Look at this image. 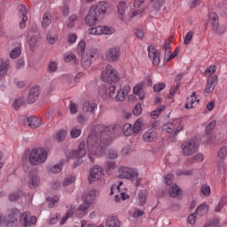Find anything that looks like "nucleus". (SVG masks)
Here are the masks:
<instances>
[{
	"label": "nucleus",
	"mask_w": 227,
	"mask_h": 227,
	"mask_svg": "<svg viewBox=\"0 0 227 227\" xmlns=\"http://www.w3.org/2000/svg\"><path fill=\"white\" fill-rule=\"evenodd\" d=\"M120 130V125L106 126L98 124L95 127L94 131L87 138V148L90 155L102 157L106 152V146L111 145L113 134Z\"/></svg>",
	"instance_id": "f257e3e1"
},
{
	"label": "nucleus",
	"mask_w": 227,
	"mask_h": 227,
	"mask_svg": "<svg viewBox=\"0 0 227 227\" xmlns=\"http://www.w3.org/2000/svg\"><path fill=\"white\" fill-rule=\"evenodd\" d=\"M47 151L42 147L32 149L29 153L28 160L32 166L43 164L47 160Z\"/></svg>",
	"instance_id": "f03ea898"
},
{
	"label": "nucleus",
	"mask_w": 227,
	"mask_h": 227,
	"mask_svg": "<svg viewBox=\"0 0 227 227\" xmlns=\"http://www.w3.org/2000/svg\"><path fill=\"white\" fill-rule=\"evenodd\" d=\"M100 79L103 82H119L120 73L113 65L107 64L101 72Z\"/></svg>",
	"instance_id": "7ed1b4c3"
},
{
	"label": "nucleus",
	"mask_w": 227,
	"mask_h": 227,
	"mask_svg": "<svg viewBox=\"0 0 227 227\" xmlns=\"http://www.w3.org/2000/svg\"><path fill=\"white\" fill-rule=\"evenodd\" d=\"M119 176L120 178H125L126 180H136L137 186H139V184H141V178H139V172H137V168L121 167L119 168Z\"/></svg>",
	"instance_id": "20e7f679"
},
{
	"label": "nucleus",
	"mask_w": 227,
	"mask_h": 227,
	"mask_svg": "<svg viewBox=\"0 0 227 227\" xmlns=\"http://www.w3.org/2000/svg\"><path fill=\"white\" fill-rule=\"evenodd\" d=\"M97 200V190H90L83 194L82 203L78 207L80 212H86Z\"/></svg>",
	"instance_id": "39448f33"
},
{
	"label": "nucleus",
	"mask_w": 227,
	"mask_h": 227,
	"mask_svg": "<svg viewBox=\"0 0 227 227\" xmlns=\"http://www.w3.org/2000/svg\"><path fill=\"white\" fill-rule=\"evenodd\" d=\"M180 148L182 155H184V157H190V155H193V153H196L198 148H200V145H198V142H196V140L191 139L184 141L181 144Z\"/></svg>",
	"instance_id": "423d86ee"
},
{
	"label": "nucleus",
	"mask_w": 227,
	"mask_h": 227,
	"mask_svg": "<svg viewBox=\"0 0 227 227\" xmlns=\"http://www.w3.org/2000/svg\"><path fill=\"white\" fill-rule=\"evenodd\" d=\"M20 214V211L18 208H13L4 220L0 215V224H5L7 227H16L19 224L17 219Z\"/></svg>",
	"instance_id": "0eeeda50"
},
{
	"label": "nucleus",
	"mask_w": 227,
	"mask_h": 227,
	"mask_svg": "<svg viewBox=\"0 0 227 227\" xmlns=\"http://www.w3.org/2000/svg\"><path fill=\"white\" fill-rule=\"evenodd\" d=\"M105 56L109 63H118L121 58V49L119 46H112L106 51Z\"/></svg>",
	"instance_id": "6e6552de"
},
{
	"label": "nucleus",
	"mask_w": 227,
	"mask_h": 227,
	"mask_svg": "<svg viewBox=\"0 0 227 227\" xmlns=\"http://www.w3.org/2000/svg\"><path fill=\"white\" fill-rule=\"evenodd\" d=\"M114 27L109 26H98L90 27L87 30L89 35L93 36H98L100 35H113L114 33Z\"/></svg>",
	"instance_id": "1a4fd4ad"
},
{
	"label": "nucleus",
	"mask_w": 227,
	"mask_h": 227,
	"mask_svg": "<svg viewBox=\"0 0 227 227\" xmlns=\"http://www.w3.org/2000/svg\"><path fill=\"white\" fill-rule=\"evenodd\" d=\"M104 168L98 165L94 166L90 170L89 175V184H93V182H97L98 180H102L104 178Z\"/></svg>",
	"instance_id": "9d476101"
},
{
	"label": "nucleus",
	"mask_w": 227,
	"mask_h": 227,
	"mask_svg": "<svg viewBox=\"0 0 227 227\" xmlns=\"http://www.w3.org/2000/svg\"><path fill=\"white\" fill-rule=\"evenodd\" d=\"M209 20L214 31L217 33V35H224V33H226V27L219 26V16H217V13L210 12Z\"/></svg>",
	"instance_id": "9b49d317"
},
{
	"label": "nucleus",
	"mask_w": 227,
	"mask_h": 227,
	"mask_svg": "<svg viewBox=\"0 0 227 227\" xmlns=\"http://www.w3.org/2000/svg\"><path fill=\"white\" fill-rule=\"evenodd\" d=\"M162 129L164 132H174L175 136H176L178 132L184 130V124H182L179 120H176L173 122L164 124Z\"/></svg>",
	"instance_id": "f8f14e48"
},
{
	"label": "nucleus",
	"mask_w": 227,
	"mask_h": 227,
	"mask_svg": "<svg viewBox=\"0 0 227 227\" xmlns=\"http://www.w3.org/2000/svg\"><path fill=\"white\" fill-rule=\"evenodd\" d=\"M86 155V143L81 142L77 150L67 153V160L70 159H82Z\"/></svg>",
	"instance_id": "ddd939ff"
},
{
	"label": "nucleus",
	"mask_w": 227,
	"mask_h": 227,
	"mask_svg": "<svg viewBox=\"0 0 227 227\" xmlns=\"http://www.w3.org/2000/svg\"><path fill=\"white\" fill-rule=\"evenodd\" d=\"M107 8H109V5L106 2H98L90 6V10L98 17H104L107 13Z\"/></svg>",
	"instance_id": "4468645a"
},
{
	"label": "nucleus",
	"mask_w": 227,
	"mask_h": 227,
	"mask_svg": "<svg viewBox=\"0 0 227 227\" xmlns=\"http://www.w3.org/2000/svg\"><path fill=\"white\" fill-rule=\"evenodd\" d=\"M20 221L23 226H33V224H36L38 219L36 216L31 215L29 212H25L21 215Z\"/></svg>",
	"instance_id": "2eb2a0df"
},
{
	"label": "nucleus",
	"mask_w": 227,
	"mask_h": 227,
	"mask_svg": "<svg viewBox=\"0 0 227 227\" xmlns=\"http://www.w3.org/2000/svg\"><path fill=\"white\" fill-rule=\"evenodd\" d=\"M29 189H36L40 186V176L35 171H31L27 181Z\"/></svg>",
	"instance_id": "dca6fc26"
},
{
	"label": "nucleus",
	"mask_w": 227,
	"mask_h": 227,
	"mask_svg": "<svg viewBox=\"0 0 227 227\" xmlns=\"http://www.w3.org/2000/svg\"><path fill=\"white\" fill-rule=\"evenodd\" d=\"M148 56L153 63V65L157 66L160 63V57L159 56V51L153 45H150L147 48Z\"/></svg>",
	"instance_id": "f3484780"
},
{
	"label": "nucleus",
	"mask_w": 227,
	"mask_h": 227,
	"mask_svg": "<svg viewBox=\"0 0 227 227\" xmlns=\"http://www.w3.org/2000/svg\"><path fill=\"white\" fill-rule=\"evenodd\" d=\"M38 97H40V86L35 85L30 89V91L27 95L28 104H35V102L38 100Z\"/></svg>",
	"instance_id": "a211bd4d"
},
{
	"label": "nucleus",
	"mask_w": 227,
	"mask_h": 227,
	"mask_svg": "<svg viewBox=\"0 0 227 227\" xmlns=\"http://www.w3.org/2000/svg\"><path fill=\"white\" fill-rule=\"evenodd\" d=\"M129 93H130V85H124L121 90L117 91V94L115 95L116 102H123V100L127 98Z\"/></svg>",
	"instance_id": "6ab92c4d"
},
{
	"label": "nucleus",
	"mask_w": 227,
	"mask_h": 227,
	"mask_svg": "<svg viewBox=\"0 0 227 227\" xmlns=\"http://www.w3.org/2000/svg\"><path fill=\"white\" fill-rule=\"evenodd\" d=\"M133 93L138 97L139 100H145V98L146 97V92H145V82H140L137 83L133 88Z\"/></svg>",
	"instance_id": "aec40b11"
},
{
	"label": "nucleus",
	"mask_w": 227,
	"mask_h": 227,
	"mask_svg": "<svg viewBox=\"0 0 227 227\" xmlns=\"http://www.w3.org/2000/svg\"><path fill=\"white\" fill-rule=\"evenodd\" d=\"M199 103L200 99L196 95V91H193L192 95L187 98L184 107L185 109H194V107H196Z\"/></svg>",
	"instance_id": "412c9836"
},
{
	"label": "nucleus",
	"mask_w": 227,
	"mask_h": 227,
	"mask_svg": "<svg viewBox=\"0 0 227 227\" xmlns=\"http://www.w3.org/2000/svg\"><path fill=\"white\" fill-rule=\"evenodd\" d=\"M218 81L219 78L217 75H214L212 78L207 79L204 93H212V91L215 90V86H217Z\"/></svg>",
	"instance_id": "4be33fe9"
},
{
	"label": "nucleus",
	"mask_w": 227,
	"mask_h": 227,
	"mask_svg": "<svg viewBox=\"0 0 227 227\" xmlns=\"http://www.w3.org/2000/svg\"><path fill=\"white\" fill-rule=\"evenodd\" d=\"M19 10L20 19H21V21L20 22V29H25L26 23L27 22V8H26L24 5H20Z\"/></svg>",
	"instance_id": "5701e85b"
},
{
	"label": "nucleus",
	"mask_w": 227,
	"mask_h": 227,
	"mask_svg": "<svg viewBox=\"0 0 227 227\" xmlns=\"http://www.w3.org/2000/svg\"><path fill=\"white\" fill-rule=\"evenodd\" d=\"M98 22V16L90 9L89 13L85 16V24L87 26H95Z\"/></svg>",
	"instance_id": "b1692460"
},
{
	"label": "nucleus",
	"mask_w": 227,
	"mask_h": 227,
	"mask_svg": "<svg viewBox=\"0 0 227 227\" xmlns=\"http://www.w3.org/2000/svg\"><path fill=\"white\" fill-rule=\"evenodd\" d=\"M147 200H148V191L146 190L140 191L137 198V205H138V207H145L146 205Z\"/></svg>",
	"instance_id": "393cba45"
},
{
	"label": "nucleus",
	"mask_w": 227,
	"mask_h": 227,
	"mask_svg": "<svg viewBox=\"0 0 227 227\" xmlns=\"http://www.w3.org/2000/svg\"><path fill=\"white\" fill-rule=\"evenodd\" d=\"M143 12H145V10L138 9L131 13L128 12V17L122 18V22L124 24H129V22H132V19H134V17H141V15H143Z\"/></svg>",
	"instance_id": "a878e982"
},
{
	"label": "nucleus",
	"mask_w": 227,
	"mask_h": 227,
	"mask_svg": "<svg viewBox=\"0 0 227 227\" xmlns=\"http://www.w3.org/2000/svg\"><path fill=\"white\" fill-rule=\"evenodd\" d=\"M155 137H157V131L152 129H149L143 135V140L145 141V143H152Z\"/></svg>",
	"instance_id": "bb28decb"
},
{
	"label": "nucleus",
	"mask_w": 227,
	"mask_h": 227,
	"mask_svg": "<svg viewBox=\"0 0 227 227\" xmlns=\"http://www.w3.org/2000/svg\"><path fill=\"white\" fill-rule=\"evenodd\" d=\"M128 9L129 7L127 6V4L125 2H121L117 5V12L118 14L120 15L121 22H123L124 17H129V13L125 14V12H127Z\"/></svg>",
	"instance_id": "cd10ccee"
},
{
	"label": "nucleus",
	"mask_w": 227,
	"mask_h": 227,
	"mask_svg": "<svg viewBox=\"0 0 227 227\" xmlns=\"http://www.w3.org/2000/svg\"><path fill=\"white\" fill-rule=\"evenodd\" d=\"M27 123L31 129H38L42 125V121L38 117L31 116L27 118Z\"/></svg>",
	"instance_id": "c85d7f7f"
},
{
	"label": "nucleus",
	"mask_w": 227,
	"mask_h": 227,
	"mask_svg": "<svg viewBox=\"0 0 227 227\" xmlns=\"http://www.w3.org/2000/svg\"><path fill=\"white\" fill-rule=\"evenodd\" d=\"M65 165V160H61L58 164H55L48 168L49 173H61L63 166Z\"/></svg>",
	"instance_id": "c756f323"
},
{
	"label": "nucleus",
	"mask_w": 227,
	"mask_h": 227,
	"mask_svg": "<svg viewBox=\"0 0 227 227\" xmlns=\"http://www.w3.org/2000/svg\"><path fill=\"white\" fill-rule=\"evenodd\" d=\"M82 109H83V113L93 114L97 111L98 106L95 103L85 102Z\"/></svg>",
	"instance_id": "7c9ffc66"
},
{
	"label": "nucleus",
	"mask_w": 227,
	"mask_h": 227,
	"mask_svg": "<svg viewBox=\"0 0 227 227\" xmlns=\"http://www.w3.org/2000/svg\"><path fill=\"white\" fill-rule=\"evenodd\" d=\"M27 41L30 45V49H35V47L36 46V43L38 42V35H33V32L30 31L27 35Z\"/></svg>",
	"instance_id": "2f4dec72"
},
{
	"label": "nucleus",
	"mask_w": 227,
	"mask_h": 227,
	"mask_svg": "<svg viewBox=\"0 0 227 227\" xmlns=\"http://www.w3.org/2000/svg\"><path fill=\"white\" fill-rule=\"evenodd\" d=\"M58 34L56 32L49 31L46 35V40L50 45H54L58 42Z\"/></svg>",
	"instance_id": "473e14b6"
},
{
	"label": "nucleus",
	"mask_w": 227,
	"mask_h": 227,
	"mask_svg": "<svg viewBox=\"0 0 227 227\" xmlns=\"http://www.w3.org/2000/svg\"><path fill=\"white\" fill-rule=\"evenodd\" d=\"M107 227H120V220L116 216H110L106 219Z\"/></svg>",
	"instance_id": "72a5a7b5"
},
{
	"label": "nucleus",
	"mask_w": 227,
	"mask_h": 227,
	"mask_svg": "<svg viewBox=\"0 0 227 227\" xmlns=\"http://www.w3.org/2000/svg\"><path fill=\"white\" fill-rule=\"evenodd\" d=\"M64 61L66 63H71L72 65H77V63H79V60H77V57L72 53L66 54L64 56Z\"/></svg>",
	"instance_id": "f704fd0d"
},
{
	"label": "nucleus",
	"mask_w": 227,
	"mask_h": 227,
	"mask_svg": "<svg viewBox=\"0 0 227 227\" xmlns=\"http://www.w3.org/2000/svg\"><path fill=\"white\" fill-rule=\"evenodd\" d=\"M215 72H217V67L215 65H213L206 69L205 75L206 77H207V79H212L214 75H216V74H215Z\"/></svg>",
	"instance_id": "c9c22d12"
},
{
	"label": "nucleus",
	"mask_w": 227,
	"mask_h": 227,
	"mask_svg": "<svg viewBox=\"0 0 227 227\" xmlns=\"http://www.w3.org/2000/svg\"><path fill=\"white\" fill-rule=\"evenodd\" d=\"M208 213V205L201 204L197 207L196 214L197 215L203 216Z\"/></svg>",
	"instance_id": "e433bc0d"
},
{
	"label": "nucleus",
	"mask_w": 227,
	"mask_h": 227,
	"mask_svg": "<svg viewBox=\"0 0 227 227\" xmlns=\"http://www.w3.org/2000/svg\"><path fill=\"white\" fill-rule=\"evenodd\" d=\"M82 67L85 69H88L90 67H91V59L90 56H88V54L82 56Z\"/></svg>",
	"instance_id": "4c0bfd02"
},
{
	"label": "nucleus",
	"mask_w": 227,
	"mask_h": 227,
	"mask_svg": "<svg viewBox=\"0 0 227 227\" xmlns=\"http://www.w3.org/2000/svg\"><path fill=\"white\" fill-rule=\"evenodd\" d=\"M151 3L153 4V10L156 12H160V8L164 6V4L166 3L165 0H151Z\"/></svg>",
	"instance_id": "58836bf2"
},
{
	"label": "nucleus",
	"mask_w": 227,
	"mask_h": 227,
	"mask_svg": "<svg viewBox=\"0 0 227 227\" xmlns=\"http://www.w3.org/2000/svg\"><path fill=\"white\" fill-rule=\"evenodd\" d=\"M142 127H143V119L138 118L135 121V123L132 127L134 134H139V132H141Z\"/></svg>",
	"instance_id": "ea45409f"
},
{
	"label": "nucleus",
	"mask_w": 227,
	"mask_h": 227,
	"mask_svg": "<svg viewBox=\"0 0 227 227\" xmlns=\"http://www.w3.org/2000/svg\"><path fill=\"white\" fill-rule=\"evenodd\" d=\"M51 22H52V20L51 19V14L50 13H45L43 16V20H42V27L45 29L51 26Z\"/></svg>",
	"instance_id": "a19ab883"
},
{
	"label": "nucleus",
	"mask_w": 227,
	"mask_h": 227,
	"mask_svg": "<svg viewBox=\"0 0 227 227\" xmlns=\"http://www.w3.org/2000/svg\"><path fill=\"white\" fill-rule=\"evenodd\" d=\"M7 71H8V64H6L4 60L0 59V79H3V77L6 75Z\"/></svg>",
	"instance_id": "79ce46f5"
},
{
	"label": "nucleus",
	"mask_w": 227,
	"mask_h": 227,
	"mask_svg": "<svg viewBox=\"0 0 227 227\" xmlns=\"http://www.w3.org/2000/svg\"><path fill=\"white\" fill-rule=\"evenodd\" d=\"M122 132L124 134V136H132V134H134V129L132 128V124L130 123H126L124 124L123 128H122Z\"/></svg>",
	"instance_id": "37998d69"
},
{
	"label": "nucleus",
	"mask_w": 227,
	"mask_h": 227,
	"mask_svg": "<svg viewBox=\"0 0 227 227\" xmlns=\"http://www.w3.org/2000/svg\"><path fill=\"white\" fill-rule=\"evenodd\" d=\"M81 134H82V129H81L80 127H74L70 130V136L73 139H77V137H79Z\"/></svg>",
	"instance_id": "c03bdc74"
},
{
	"label": "nucleus",
	"mask_w": 227,
	"mask_h": 227,
	"mask_svg": "<svg viewBox=\"0 0 227 227\" xmlns=\"http://www.w3.org/2000/svg\"><path fill=\"white\" fill-rule=\"evenodd\" d=\"M168 193L171 198H176V196H178V194H180V187H178V185H176V184H173L170 187Z\"/></svg>",
	"instance_id": "a18cd8bd"
},
{
	"label": "nucleus",
	"mask_w": 227,
	"mask_h": 227,
	"mask_svg": "<svg viewBox=\"0 0 227 227\" xmlns=\"http://www.w3.org/2000/svg\"><path fill=\"white\" fill-rule=\"evenodd\" d=\"M75 182V176L70 175L65 177L62 185L63 187H68V185H72Z\"/></svg>",
	"instance_id": "49530a36"
},
{
	"label": "nucleus",
	"mask_w": 227,
	"mask_h": 227,
	"mask_svg": "<svg viewBox=\"0 0 227 227\" xmlns=\"http://www.w3.org/2000/svg\"><path fill=\"white\" fill-rule=\"evenodd\" d=\"M85 50H86V43L84 42V40H81L78 43V46H77V53L79 54V56H85L84 55Z\"/></svg>",
	"instance_id": "de8ad7c7"
},
{
	"label": "nucleus",
	"mask_w": 227,
	"mask_h": 227,
	"mask_svg": "<svg viewBox=\"0 0 227 227\" xmlns=\"http://www.w3.org/2000/svg\"><path fill=\"white\" fill-rule=\"evenodd\" d=\"M22 52V50H20V47H15L14 49H12L10 52V58L12 59H17V58H19Z\"/></svg>",
	"instance_id": "09e8293b"
},
{
	"label": "nucleus",
	"mask_w": 227,
	"mask_h": 227,
	"mask_svg": "<svg viewBox=\"0 0 227 227\" xmlns=\"http://www.w3.org/2000/svg\"><path fill=\"white\" fill-rule=\"evenodd\" d=\"M46 201L48 202L49 208H53L54 205H56V202L59 201V197H58L56 195L53 197H48L46 199Z\"/></svg>",
	"instance_id": "8fccbe9b"
},
{
	"label": "nucleus",
	"mask_w": 227,
	"mask_h": 227,
	"mask_svg": "<svg viewBox=\"0 0 227 227\" xmlns=\"http://www.w3.org/2000/svg\"><path fill=\"white\" fill-rule=\"evenodd\" d=\"M67 137V131L61 129L55 135V139L59 141V143H61V141H65V138Z\"/></svg>",
	"instance_id": "3c124183"
},
{
	"label": "nucleus",
	"mask_w": 227,
	"mask_h": 227,
	"mask_svg": "<svg viewBox=\"0 0 227 227\" xmlns=\"http://www.w3.org/2000/svg\"><path fill=\"white\" fill-rule=\"evenodd\" d=\"M164 109H166V107L164 106H158L156 110L153 111L151 113V116L155 120L156 118H159V115L160 114V113H162V111H164Z\"/></svg>",
	"instance_id": "603ef678"
},
{
	"label": "nucleus",
	"mask_w": 227,
	"mask_h": 227,
	"mask_svg": "<svg viewBox=\"0 0 227 227\" xmlns=\"http://www.w3.org/2000/svg\"><path fill=\"white\" fill-rule=\"evenodd\" d=\"M215 125H217V121H211L206 127V134H212V130L215 129Z\"/></svg>",
	"instance_id": "864d4df0"
},
{
	"label": "nucleus",
	"mask_w": 227,
	"mask_h": 227,
	"mask_svg": "<svg viewBox=\"0 0 227 227\" xmlns=\"http://www.w3.org/2000/svg\"><path fill=\"white\" fill-rule=\"evenodd\" d=\"M20 196H22V191L14 192L9 195V200L10 201H17Z\"/></svg>",
	"instance_id": "5fc2aeb1"
},
{
	"label": "nucleus",
	"mask_w": 227,
	"mask_h": 227,
	"mask_svg": "<svg viewBox=\"0 0 227 227\" xmlns=\"http://www.w3.org/2000/svg\"><path fill=\"white\" fill-rule=\"evenodd\" d=\"M226 201H227V198L226 197H223L218 205L215 207V212H221V210H223V208L224 207V206L226 205Z\"/></svg>",
	"instance_id": "6e6d98bb"
},
{
	"label": "nucleus",
	"mask_w": 227,
	"mask_h": 227,
	"mask_svg": "<svg viewBox=\"0 0 227 227\" xmlns=\"http://www.w3.org/2000/svg\"><path fill=\"white\" fill-rule=\"evenodd\" d=\"M129 194L125 192H121L119 195H115V201L116 203H120V201H125V200H129Z\"/></svg>",
	"instance_id": "4d7b16f0"
},
{
	"label": "nucleus",
	"mask_w": 227,
	"mask_h": 227,
	"mask_svg": "<svg viewBox=\"0 0 227 227\" xmlns=\"http://www.w3.org/2000/svg\"><path fill=\"white\" fill-rule=\"evenodd\" d=\"M74 215V209H68L67 211V214L65 216H63V218L60 221V224H65V223H67V221H68L69 217H72V215Z\"/></svg>",
	"instance_id": "13d9d810"
},
{
	"label": "nucleus",
	"mask_w": 227,
	"mask_h": 227,
	"mask_svg": "<svg viewBox=\"0 0 227 227\" xmlns=\"http://www.w3.org/2000/svg\"><path fill=\"white\" fill-rule=\"evenodd\" d=\"M79 19V17H77V15H72L70 18H69V20L67 24V27H74L75 26V21H77Z\"/></svg>",
	"instance_id": "bf43d9fd"
},
{
	"label": "nucleus",
	"mask_w": 227,
	"mask_h": 227,
	"mask_svg": "<svg viewBox=\"0 0 227 227\" xmlns=\"http://www.w3.org/2000/svg\"><path fill=\"white\" fill-rule=\"evenodd\" d=\"M178 52H180V50L176 48L173 53H168V55H165L166 61H171L173 58H176V56H178Z\"/></svg>",
	"instance_id": "052dcab7"
},
{
	"label": "nucleus",
	"mask_w": 227,
	"mask_h": 227,
	"mask_svg": "<svg viewBox=\"0 0 227 227\" xmlns=\"http://www.w3.org/2000/svg\"><path fill=\"white\" fill-rule=\"evenodd\" d=\"M192 36H194V32L189 31L184 36V45H189V43H191Z\"/></svg>",
	"instance_id": "680f3d73"
},
{
	"label": "nucleus",
	"mask_w": 227,
	"mask_h": 227,
	"mask_svg": "<svg viewBox=\"0 0 227 227\" xmlns=\"http://www.w3.org/2000/svg\"><path fill=\"white\" fill-rule=\"evenodd\" d=\"M200 191L204 196H210V185L202 184Z\"/></svg>",
	"instance_id": "e2e57ef3"
},
{
	"label": "nucleus",
	"mask_w": 227,
	"mask_h": 227,
	"mask_svg": "<svg viewBox=\"0 0 227 227\" xmlns=\"http://www.w3.org/2000/svg\"><path fill=\"white\" fill-rule=\"evenodd\" d=\"M226 155H227V146H223L218 151L217 157L218 159L223 160L224 159V157H226Z\"/></svg>",
	"instance_id": "0e129e2a"
},
{
	"label": "nucleus",
	"mask_w": 227,
	"mask_h": 227,
	"mask_svg": "<svg viewBox=\"0 0 227 227\" xmlns=\"http://www.w3.org/2000/svg\"><path fill=\"white\" fill-rule=\"evenodd\" d=\"M108 97L110 98H116V86L111 85L109 87Z\"/></svg>",
	"instance_id": "69168bd1"
},
{
	"label": "nucleus",
	"mask_w": 227,
	"mask_h": 227,
	"mask_svg": "<svg viewBox=\"0 0 227 227\" xmlns=\"http://www.w3.org/2000/svg\"><path fill=\"white\" fill-rule=\"evenodd\" d=\"M164 88H166V84H164L162 82L153 85V90L156 93H159V92L162 91V90H164Z\"/></svg>",
	"instance_id": "338daca9"
},
{
	"label": "nucleus",
	"mask_w": 227,
	"mask_h": 227,
	"mask_svg": "<svg viewBox=\"0 0 227 227\" xmlns=\"http://www.w3.org/2000/svg\"><path fill=\"white\" fill-rule=\"evenodd\" d=\"M173 174H168L164 176V180H165V184L167 185H171V184H173Z\"/></svg>",
	"instance_id": "774afa93"
}]
</instances>
